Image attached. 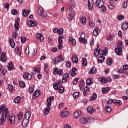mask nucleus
I'll use <instances>...</instances> for the list:
<instances>
[{
    "mask_svg": "<svg viewBox=\"0 0 128 128\" xmlns=\"http://www.w3.org/2000/svg\"><path fill=\"white\" fill-rule=\"evenodd\" d=\"M58 90H59L58 92L60 94H64V87H62V84L59 85Z\"/></svg>",
    "mask_w": 128,
    "mask_h": 128,
    "instance_id": "b1692460",
    "label": "nucleus"
},
{
    "mask_svg": "<svg viewBox=\"0 0 128 128\" xmlns=\"http://www.w3.org/2000/svg\"><path fill=\"white\" fill-rule=\"evenodd\" d=\"M79 94L80 92H75L73 94V98H78Z\"/></svg>",
    "mask_w": 128,
    "mask_h": 128,
    "instance_id": "c03bdc74",
    "label": "nucleus"
},
{
    "mask_svg": "<svg viewBox=\"0 0 128 128\" xmlns=\"http://www.w3.org/2000/svg\"><path fill=\"white\" fill-rule=\"evenodd\" d=\"M53 88L54 90H58V84L56 82H54Z\"/></svg>",
    "mask_w": 128,
    "mask_h": 128,
    "instance_id": "4c0bfd02",
    "label": "nucleus"
},
{
    "mask_svg": "<svg viewBox=\"0 0 128 128\" xmlns=\"http://www.w3.org/2000/svg\"><path fill=\"white\" fill-rule=\"evenodd\" d=\"M108 66H110L112 64V60L111 58H109L106 62Z\"/></svg>",
    "mask_w": 128,
    "mask_h": 128,
    "instance_id": "49530a36",
    "label": "nucleus"
},
{
    "mask_svg": "<svg viewBox=\"0 0 128 128\" xmlns=\"http://www.w3.org/2000/svg\"><path fill=\"white\" fill-rule=\"evenodd\" d=\"M52 100H54V96H51L47 100V104L44 110V116H47L50 113V106H52Z\"/></svg>",
    "mask_w": 128,
    "mask_h": 128,
    "instance_id": "f257e3e1",
    "label": "nucleus"
},
{
    "mask_svg": "<svg viewBox=\"0 0 128 128\" xmlns=\"http://www.w3.org/2000/svg\"><path fill=\"white\" fill-rule=\"evenodd\" d=\"M53 74L54 75L58 74V76H62V74H64V70L61 68L58 70V68H56L54 69Z\"/></svg>",
    "mask_w": 128,
    "mask_h": 128,
    "instance_id": "20e7f679",
    "label": "nucleus"
},
{
    "mask_svg": "<svg viewBox=\"0 0 128 128\" xmlns=\"http://www.w3.org/2000/svg\"><path fill=\"white\" fill-rule=\"evenodd\" d=\"M20 96L15 98L14 100V102H15V104H20Z\"/></svg>",
    "mask_w": 128,
    "mask_h": 128,
    "instance_id": "58836bf2",
    "label": "nucleus"
},
{
    "mask_svg": "<svg viewBox=\"0 0 128 128\" xmlns=\"http://www.w3.org/2000/svg\"><path fill=\"white\" fill-rule=\"evenodd\" d=\"M62 55L60 54V56L57 57V60L58 61V62H64V58H62Z\"/></svg>",
    "mask_w": 128,
    "mask_h": 128,
    "instance_id": "72a5a7b5",
    "label": "nucleus"
},
{
    "mask_svg": "<svg viewBox=\"0 0 128 128\" xmlns=\"http://www.w3.org/2000/svg\"><path fill=\"white\" fill-rule=\"evenodd\" d=\"M28 90H29L30 94H32V92H34V90L32 88H29Z\"/></svg>",
    "mask_w": 128,
    "mask_h": 128,
    "instance_id": "0e129e2a",
    "label": "nucleus"
},
{
    "mask_svg": "<svg viewBox=\"0 0 128 128\" xmlns=\"http://www.w3.org/2000/svg\"><path fill=\"white\" fill-rule=\"evenodd\" d=\"M82 60L83 62L82 63V66H88V64L86 63V58H82Z\"/></svg>",
    "mask_w": 128,
    "mask_h": 128,
    "instance_id": "e433bc0d",
    "label": "nucleus"
},
{
    "mask_svg": "<svg viewBox=\"0 0 128 128\" xmlns=\"http://www.w3.org/2000/svg\"><path fill=\"white\" fill-rule=\"evenodd\" d=\"M8 88H9V90H14V86L12 84H9L8 85Z\"/></svg>",
    "mask_w": 128,
    "mask_h": 128,
    "instance_id": "bf43d9fd",
    "label": "nucleus"
},
{
    "mask_svg": "<svg viewBox=\"0 0 128 128\" xmlns=\"http://www.w3.org/2000/svg\"><path fill=\"white\" fill-rule=\"evenodd\" d=\"M24 116V114L22 113V112H19L18 114V120H22V116Z\"/></svg>",
    "mask_w": 128,
    "mask_h": 128,
    "instance_id": "3c124183",
    "label": "nucleus"
},
{
    "mask_svg": "<svg viewBox=\"0 0 128 128\" xmlns=\"http://www.w3.org/2000/svg\"><path fill=\"white\" fill-rule=\"evenodd\" d=\"M70 14L68 18L70 20H72L74 18V16L76 14V11L72 10V11H70Z\"/></svg>",
    "mask_w": 128,
    "mask_h": 128,
    "instance_id": "ddd939ff",
    "label": "nucleus"
},
{
    "mask_svg": "<svg viewBox=\"0 0 128 128\" xmlns=\"http://www.w3.org/2000/svg\"><path fill=\"white\" fill-rule=\"evenodd\" d=\"M105 110L107 112H112V107L110 106H106L105 108Z\"/></svg>",
    "mask_w": 128,
    "mask_h": 128,
    "instance_id": "c9c22d12",
    "label": "nucleus"
},
{
    "mask_svg": "<svg viewBox=\"0 0 128 128\" xmlns=\"http://www.w3.org/2000/svg\"><path fill=\"white\" fill-rule=\"evenodd\" d=\"M60 116L62 118H66V117L68 116V114H70V112H65V111H63L61 113H60Z\"/></svg>",
    "mask_w": 128,
    "mask_h": 128,
    "instance_id": "6ab92c4d",
    "label": "nucleus"
},
{
    "mask_svg": "<svg viewBox=\"0 0 128 128\" xmlns=\"http://www.w3.org/2000/svg\"><path fill=\"white\" fill-rule=\"evenodd\" d=\"M80 20L82 24H86V17H82L80 19Z\"/></svg>",
    "mask_w": 128,
    "mask_h": 128,
    "instance_id": "79ce46f5",
    "label": "nucleus"
},
{
    "mask_svg": "<svg viewBox=\"0 0 128 128\" xmlns=\"http://www.w3.org/2000/svg\"><path fill=\"white\" fill-rule=\"evenodd\" d=\"M24 78H27V80H32V74L28 73H25L23 75Z\"/></svg>",
    "mask_w": 128,
    "mask_h": 128,
    "instance_id": "f3484780",
    "label": "nucleus"
},
{
    "mask_svg": "<svg viewBox=\"0 0 128 128\" xmlns=\"http://www.w3.org/2000/svg\"><path fill=\"white\" fill-rule=\"evenodd\" d=\"M58 34H60V36H61V34H64V29L61 28L58 30Z\"/></svg>",
    "mask_w": 128,
    "mask_h": 128,
    "instance_id": "5fc2aeb1",
    "label": "nucleus"
},
{
    "mask_svg": "<svg viewBox=\"0 0 128 128\" xmlns=\"http://www.w3.org/2000/svg\"><path fill=\"white\" fill-rule=\"evenodd\" d=\"M68 40L70 42H72L74 46H76V40L72 37H70L68 38Z\"/></svg>",
    "mask_w": 128,
    "mask_h": 128,
    "instance_id": "bb28decb",
    "label": "nucleus"
},
{
    "mask_svg": "<svg viewBox=\"0 0 128 128\" xmlns=\"http://www.w3.org/2000/svg\"><path fill=\"white\" fill-rule=\"evenodd\" d=\"M6 108V105L4 104H2L0 108V114H2V110H4Z\"/></svg>",
    "mask_w": 128,
    "mask_h": 128,
    "instance_id": "864d4df0",
    "label": "nucleus"
},
{
    "mask_svg": "<svg viewBox=\"0 0 128 128\" xmlns=\"http://www.w3.org/2000/svg\"><path fill=\"white\" fill-rule=\"evenodd\" d=\"M38 14L40 16H42V18H46L48 16V14L46 12H44V10L42 9V7H40V8L38 10Z\"/></svg>",
    "mask_w": 128,
    "mask_h": 128,
    "instance_id": "f03ea898",
    "label": "nucleus"
},
{
    "mask_svg": "<svg viewBox=\"0 0 128 128\" xmlns=\"http://www.w3.org/2000/svg\"><path fill=\"white\" fill-rule=\"evenodd\" d=\"M27 24L28 26H36L38 24V22L30 20L28 22Z\"/></svg>",
    "mask_w": 128,
    "mask_h": 128,
    "instance_id": "1a4fd4ad",
    "label": "nucleus"
},
{
    "mask_svg": "<svg viewBox=\"0 0 128 128\" xmlns=\"http://www.w3.org/2000/svg\"><path fill=\"white\" fill-rule=\"evenodd\" d=\"M2 116V118H5L6 120V118H8L10 116V112H8V108H5V109L3 110Z\"/></svg>",
    "mask_w": 128,
    "mask_h": 128,
    "instance_id": "423d86ee",
    "label": "nucleus"
},
{
    "mask_svg": "<svg viewBox=\"0 0 128 128\" xmlns=\"http://www.w3.org/2000/svg\"><path fill=\"white\" fill-rule=\"evenodd\" d=\"M6 119L4 117H2L0 118V125L2 126L4 124V122H6Z\"/></svg>",
    "mask_w": 128,
    "mask_h": 128,
    "instance_id": "2f4dec72",
    "label": "nucleus"
},
{
    "mask_svg": "<svg viewBox=\"0 0 128 128\" xmlns=\"http://www.w3.org/2000/svg\"><path fill=\"white\" fill-rule=\"evenodd\" d=\"M29 122H30V120H28V119H26L24 118V119L23 120L22 122V126H24V128H26V126H28V124Z\"/></svg>",
    "mask_w": 128,
    "mask_h": 128,
    "instance_id": "dca6fc26",
    "label": "nucleus"
},
{
    "mask_svg": "<svg viewBox=\"0 0 128 128\" xmlns=\"http://www.w3.org/2000/svg\"><path fill=\"white\" fill-rule=\"evenodd\" d=\"M36 38H37V40H40V42H44V38L42 34L38 33L36 35Z\"/></svg>",
    "mask_w": 128,
    "mask_h": 128,
    "instance_id": "9b49d317",
    "label": "nucleus"
},
{
    "mask_svg": "<svg viewBox=\"0 0 128 128\" xmlns=\"http://www.w3.org/2000/svg\"><path fill=\"white\" fill-rule=\"evenodd\" d=\"M94 8V1L92 0H88V8L92 10Z\"/></svg>",
    "mask_w": 128,
    "mask_h": 128,
    "instance_id": "f8f14e48",
    "label": "nucleus"
},
{
    "mask_svg": "<svg viewBox=\"0 0 128 128\" xmlns=\"http://www.w3.org/2000/svg\"><path fill=\"white\" fill-rule=\"evenodd\" d=\"M124 16H118V20H124Z\"/></svg>",
    "mask_w": 128,
    "mask_h": 128,
    "instance_id": "69168bd1",
    "label": "nucleus"
},
{
    "mask_svg": "<svg viewBox=\"0 0 128 128\" xmlns=\"http://www.w3.org/2000/svg\"><path fill=\"white\" fill-rule=\"evenodd\" d=\"M8 120L10 122V124H14L16 122V118L14 116H9L8 118Z\"/></svg>",
    "mask_w": 128,
    "mask_h": 128,
    "instance_id": "4468645a",
    "label": "nucleus"
},
{
    "mask_svg": "<svg viewBox=\"0 0 128 128\" xmlns=\"http://www.w3.org/2000/svg\"><path fill=\"white\" fill-rule=\"evenodd\" d=\"M30 112H26L24 116V118L30 120Z\"/></svg>",
    "mask_w": 128,
    "mask_h": 128,
    "instance_id": "4be33fe9",
    "label": "nucleus"
},
{
    "mask_svg": "<svg viewBox=\"0 0 128 128\" xmlns=\"http://www.w3.org/2000/svg\"><path fill=\"white\" fill-rule=\"evenodd\" d=\"M89 24H90V26H92V27L94 26V25H95L94 22L92 21L90 22Z\"/></svg>",
    "mask_w": 128,
    "mask_h": 128,
    "instance_id": "338daca9",
    "label": "nucleus"
},
{
    "mask_svg": "<svg viewBox=\"0 0 128 128\" xmlns=\"http://www.w3.org/2000/svg\"><path fill=\"white\" fill-rule=\"evenodd\" d=\"M19 84L22 88H24V86H26V84L22 81L19 82Z\"/></svg>",
    "mask_w": 128,
    "mask_h": 128,
    "instance_id": "8fccbe9b",
    "label": "nucleus"
},
{
    "mask_svg": "<svg viewBox=\"0 0 128 128\" xmlns=\"http://www.w3.org/2000/svg\"><path fill=\"white\" fill-rule=\"evenodd\" d=\"M86 38V34L84 32H82L81 35L80 37L79 38V42H80V44H86V42H88V41Z\"/></svg>",
    "mask_w": 128,
    "mask_h": 128,
    "instance_id": "7ed1b4c3",
    "label": "nucleus"
},
{
    "mask_svg": "<svg viewBox=\"0 0 128 128\" xmlns=\"http://www.w3.org/2000/svg\"><path fill=\"white\" fill-rule=\"evenodd\" d=\"M40 90H36L34 93V96H33V98H36L39 96H40Z\"/></svg>",
    "mask_w": 128,
    "mask_h": 128,
    "instance_id": "412c9836",
    "label": "nucleus"
},
{
    "mask_svg": "<svg viewBox=\"0 0 128 128\" xmlns=\"http://www.w3.org/2000/svg\"><path fill=\"white\" fill-rule=\"evenodd\" d=\"M98 27H96L95 29L93 31V36H98Z\"/></svg>",
    "mask_w": 128,
    "mask_h": 128,
    "instance_id": "5701e85b",
    "label": "nucleus"
},
{
    "mask_svg": "<svg viewBox=\"0 0 128 128\" xmlns=\"http://www.w3.org/2000/svg\"><path fill=\"white\" fill-rule=\"evenodd\" d=\"M96 68L95 67H93L88 72L89 74H96Z\"/></svg>",
    "mask_w": 128,
    "mask_h": 128,
    "instance_id": "473e14b6",
    "label": "nucleus"
},
{
    "mask_svg": "<svg viewBox=\"0 0 128 128\" xmlns=\"http://www.w3.org/2000/svg\"><path fill=\"white\" fill-rule=\"evenodd\" d=\"M128 0H126L123 3L122 8H128Z\"/></svg>",
    "mask_w": 128,
    "mask_h": 128,
    "instance_id": "a18cd8bd",
    "label": "nucleus"
},
{
    "mask_svg": "<svg viewBox=\"0 0 128 128\" xmlns=\"http://www.w3.org/2000/svg\"><path fill=\"white\" fill-rule=\"evenodd\" d=\"M8 70H12V62H10L8 63Z\"/></svg>",
    "mask_w": 128,
    "mask_h": 128,
    "instance_id": "37998d69",
    "label": "nucleus"
},
{
    "mask_svg": "<svg viewBox=\"0 0 128 128\" xmlns=\"http://www.w3.org/2000/svg\"><path fill=\"white\" fill-rule=\"evenodd\" d=\"M30 14V10H22V16H28Z\"/></svg>",
    "mask_w": 128,
    "mask_h": 128,
    "instance_id": "a878e982",
    "label": "nucleus"
},
{
    "mask_svg": "<svg viewBox=\"0 0 128 128\" xmlns=\"http://www.w3.org/2000/svg\"><path fill=\"white\" fill-rule=\"evenodd\" d=\"M22 44H24L26 42V39L24 37H21L20 38Z\"/></svg>",
    "mask_w": 128,
    "mask_h": 128,
    "instance_id": "13d9d810",
    "label": "nucleus"
},
{
    "mask_svg": "<svg viewBox=\"0 0 128 128\" xmlns=\"http://www.w3.org/2000/svg\"><path fill=\"white\" fill-rule=\"evenodd\" d=\"M7 72H8V70H6V69H4L1 72V76H5Z\"/></svg>",
    "mask_w": 128,
    "mask_h": 128,
    "instance_id": "603ef678",
    "label": "nucleus"
},
{
    "mask_svg": "<svg viewBox=\"0 0 128 128\" xmlns=\"http://www.w3.org/2000/svg\"><path fill=\"white\" fill-rule=\"evenodd\" d=\"M18 32H14L13 33V34H12V38H18Z\"/></svg>",
    "mask_w": 128,
    "mask_h": 128,
    "instance_id": "052dcab7",
    "label": "nucleus"
},
{
    "mask_svg": "<svg viewBox=\"0 0 128 128\" xmlns=\"http://www.w3.org/2000/svg\"><path fill=\"white\" fill-rule=\"evenodd\" d=\"M123 70H128V65L125 64L123 66Z\"/></svg>",
    "mask_w": 128,
    "mask_h": 128,
    "instance_id": "774afa93",
    "label": "nucleus"
},
{
    "mask_svg": "<svg viewBox=\"0 0 128 128\" xmlns=\"http://www.w3.org/2000/svg\"><path fill=\"white\" fill-rule=\"evenodd\" d=\"M86 84L87 86H90L92 85V78H90L87 79L86 82Z\"/></svg>",
    "mask_w": 128,
    "mask_h": 128,
    "instance_id": "ea45409f",
    "label": "nucleus"
},
{
    "mask_svg": "<svg viewBox=\"0 0 128 128\" xmlns=\"http://www.w3.org/2000/svg\"><path fill=\"white\" fill-rule=\"evenodd\" d=\"M10 44L11 47L14 48V46H16V43H14V39L11 38L10 40Z\"/></svg>",
    "mask_w": 128,
    "mask_h": 128,
    "instance_id": "cd10ccee",
    "label": "nucleus"
},
{
    "mask_svg": "<svg viewBox=\"0 0 128 128\" xmlns=\"http://www.w3.org/2000/svg\"><path fill=\"white\" fill-rule=\"evenodd\" d=\"M19 26H20V24H18V22H15L14 26L15 30H16V32L18 31V30H20V28H18Z\"/></svg>",
    "mask_w": 128,
    "mask_h": 128,
    "instance_id": "f704fd0d",
    "label": "nucleus"
},
{
    "mask_svg": "<svg viewBox=\"0 0 128 128\" xmlns=\"http://www.w3.org/2000/svg\"><path fill=\"white\" fill-rule=\"evenodd\" d=\"M122 30H128V23H124V24H122Z\"/></svg>",
    "mask_w": 128,
    "mask_h": 128,
    "instance_id": "c756f323",
    "label": "nucleus"
},
{
    "mask_svg": "<svg viewBox=\"0 0 128 128\" xmlns=\"http://www.w3.org/2000/svg\"><path fill=\"white\" fill-rule=\"evenodd\" d=\"M115 52L117 54L118 56H120L122 54V46H119L118 48H116L115 50Z\"/></svg>",
    "mask_w": 128,
    "mask_h": 128,
    "instance_id": "2eb2a0df",
    "label": "nucleus"
},
{
    "mask_svg": "<svg viewBox=\"0 0 128 128\" xmlns=\"http://www.w3.org/2000/svg\"><path fill=\"white\" fill-rule=\"evenodd\" d=\"M108 54V48H106L105 50H99V54Z\"/></svg>",
    "mask_w": 128,
    "mask_h": 128,
    "instance_id": "aec40b11",
    "label": "nucleus"
},
{
    "mask_svg": "<svg viewBox=\"0 0 128 128\" xmlns=\"http://www.w3.org/2000/svg\"><path fill=\"white\" fill-rule=\"evenodd\" d=\"M74 6H76V2L74 0H71L70 2V12H72L74 8Z\"/></svg>",
    "mask_w": 128,
    "mask_h": 128,
    "instance_id": "6e6552de",
    "label": "nucleus"
},
{
    "mask_svg": "<svg viewBox=\"0 0 128 128\" xmlns=\"http://www.w3.org/2000/svg\"><path fill=\"white\" fill-rule=\"evenodd\" d=\"M12 14L14 16H16V14H18V10H14V9H13L12 10Z\"/></svg>",
    "mask_w": 128,
    "mask_h": 128,
    "instance_id": "4d7b16f0",
    "label": "nucleus"
},
{
    "mask_svg": "<svg viewBox=\"0 0 128 128\" xmlns=\"http://www.w3.org/2000/svg\"><path fill=\"white\" fill-rule=\"evenodd\" d=\"M82 115V111H76L74 114V118H78L80 116Z\"/></svg>",
    "mask_w": 128,
    "mask_h": 128,
    "instance_id": "a211bd4d",
    "label": "nucleus"
},
{
    "mask_svg": "<svg viewBox=\"0 0 128 128\" xmlns=\"http://www.w3.org/2000/svg\"><path fill=\"white\" fill-rule=\"evenodd\" d=\"M70 66H72V63L68 61L66 64V68H70Z\"/></svg>",
    "mask_w": 128,
    "mask_h": 128,
    "instance_id": "680f3d73",
    "label": "nucleus"
},
{
    "mask_svg": "<svg viewBox=\"0 0 128 128\" xmlns=\"http://www.w3.org/2000/svg\"><path fill=\"white\" fill-rule=\"evenodd\" d=\"M6 52H3L0 56V62H6L7 60L6 57Z\"/></svg>",
    "mask_w": 128,
    "mask_h": 128,
    "instance_id": "9d476101",
    "label": "nucleus"
},
{
    "mask_svg": "<svg viewBox=\"0 0 128 128\" xmlns=\"http://www.w3.org/2000/svg\"><path fill=\"white\" fill-rule=\"evenodd\" d=\"M80 122L81 124H88L90 122V120L88 118H83L80 120Z\"/></svg>",
    "mask_w": 128,
    "mask_h": 128,
    "instance_id": "39448f33",
    "label": "nucleus"
},
{
    "mask_svg": "<svg viewBox=\"0 0 128 128\" xmlns=\"http://www.w3.org/2000/svg\"><path fill=\"white\" fill-rule=\"evenodd\" d=\"M78 56H72V61L73 62H75L76 64H78Z\"/></svg>",
    "mask_w": 128,
    "mask_h": 128,
    "instance_id": "c85d7f7f",
    "label": "nucleus"
},
{
    "mask_svg": "<svg viewBox=\"0 0 128 128\" xmlns=\"http://www.w3.org/2000/svg\"><path fill=\"white\" fill-rule=\"evenodd\" d=\"M100 8H102V12H105L106 11V6H104V5Z\"/></svg>",
    "mask_w": 128,
    "mask_h": 128,
    "instance_id": "6e6d98bb",
    "label": "nucleus"
},
{
    "mask_svg": "<svg viewBox=\"0 0 128 128\" xmlns=\"http://www.w3.org/2000/svg\"><path fill=\"white\" fill-rule=\"evenodd\" d=\"M96 5L98 8H102L104 6V2L102 0H97L96 2Z\"/></svg>",
    "mask_w": 128,
    "mask_h": 128,
    "instance_id": "0eeeda50",
    "label": "nucleus"
},
{
    "mask_svg": "<svg viewBox=\"0 0 128 128\" xmlns=\"http://www.w3.org/2000/svg\"><path fill=\"white\" fill-rule=\"evenodd\" d=\"M87 111L89 112L90 114H94V108L92 106H89L87 108Z\"/></svg>",
    "mask_w": 128,
    "mask_h": 128,
    "instance_id": "393cba45",
    "label": "nucleus"
},
{
    "mask_svg": "<svg viewBox=\"0 0 128 128\" xmlns=\"http://www.w3.org/2000/svg\"><path fill=\"white\" fill-rule=\"evenodd\" d=\"M70 74L68 73H66L63 75V77L64 78H68Z\"/></svg>",
    "mask_w": 128,
    "mask_h": 128,
    "instance_id": "e2e57ef3",
    "label": "nucleus"
},
{
    "mask_svg": "<svg viewBox=\"0 0 128 128\" xmlns=\"http://www.w3.org/2000/svg\"><path fill=\"white\" fill-rule=\"evenodd\" d=\"M62 38H64V36H60L58 37V44H62Z\"/></svg>",
    "mask_w": 128,
    "mask_h": 128,
    "instance_id": "de8ad7c7",
    "label": "nucleus"
},
{
    "mask_svg": "<svg viewBox=\"0 0 128 128\" xmlns=\"http://www.w3.org/2000/svg\"><path fill=\"white\" fill-rule=\"evenodd\" d=\"M100 82L101 84H106V82H108V80L102 78H101Z\"/></svg>",
    "mask_w": 128,
    "mask_h": 128,
    "instance_id": "09e8293b",
    "label": "nucleus"
},
{
    "mask_svg": "<svg viewBox=\"0 0 128 128\" xmlns=\"http://www.w3.org/2000/svg\"><path fill=\"white\" fill-rule=\"evenodd\" d=\"M105 59L106 58H104V56H101L98 58V62L100 64V62H104Z\"/></svg>",
    "mask_w": 128,
    "mask_h": 128,
    "instance_id": "7c9ffc66",
    "label": "nucleus"
},
{
    "mask_svg": "<svg viewBox=\"0 0 128 128\" xmlns=\"http://www.w3.org/2000/svg\"><path fill=\"white\" fill-rule=\"evenodd\" d=\"M94 54L96 57L98 56V54H100V50H98V48H96L94 52Z\"/></svg>",
    "mask_w": 128,
    "mask_h": 128,
    "instance_id": "a19ab883",
    "label": "nucleus"
}]
</instances>
